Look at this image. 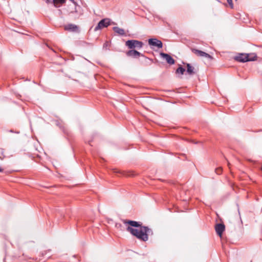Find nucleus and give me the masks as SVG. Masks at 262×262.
<instances>
[{
    "label": "nucleus",
    "instance_id": "f3484780",
    "mask_svg": "<svg viewBox=\"0 0 262 262\" xmlns=\"http://www.w3.org/2000/svg\"><path fill=\"white\" fill-rule=\"evenodd\" d=\"M222 171L221 168H219L215 169V172L217 174H220Z\"/></svg>",
    "mask_w": 262,
    "mask_h": 262
},
{
    "label": "nucleus",
    "instance_id": "9b49d317",
    "mask_svg": "<svg viewBox=\"0 0 262 262\" xmlns=\"http://www.w3.org/2000/svg\"><path fill=\"white\" fill-rule=\"evenodd\" d=\"M160 56L166 60L167 62L170 64L174 63V60L168 54L161 53Z\"/></svg>",
    "mask_w": 262,
    "mask_h": 262
},
{
    "label": "nucleus",
    "instance_id": "4468645a",
    "mask_svg": "<svg viewBox=\"0 0 262 262\" xmlns=\"http://www.w3.org/2000/svg\"><path fill=\"white\" fill-rule=\"evenodd\" d=\"M113 30L115 32L117 33L119 35H125V31L124 29L122 28H120L118 27H114L113 28Z\"/></svg>",
    "mask_w": 262,
    "mask_h": 262
},
{
    "label": "nucleus",
    "instance_id": "f257e3e1",
    "mask_svg": "<svg viewBox=\"0 0 262 262\" xmlns=\"http://www.w3.org/2000/svg\"><path fill=\"white\" fill-rule=\"evenodd\" d=\"M125 224L130 226L126 228V230L139 239L146 242L148 239V235L152 234V231L147 226H142V223L134 221L124 220Z\"/></svg>",
    "mask_w": 262,
    "mask_h": 262
},
{
    "label": "nucleus",
    "instance_id": "39448f33",
    "mask_svg": "<svg viewBox=\"0 0 262 262\" xmlns=\"http://www.w3.org/2000/svg\"><path fill=\"white\" fill-rule=\"evenodd\" d=\"M111 25V19L110 18H104L101 20L96 26L94 29L95 31H97L99 30H100L103 28H105L108 27Z\"/></svg>",
    "mask_w": 262,
    "mask_h": 262
},
{
    "label": "nucleus",
    "instance_id": "20e7f679",
    "mask_svg": "<svg viewBox=\"0 0 262 262\" xmlns=\"http://www.w3.org/2000/svg\"><path fill=\"white\" fill-rule=\"evenodd\" d=\"M125 45L130 49L134 48L140 49L143 47V43L137 40H128L126 41Z\"/></svg>",
    "mask_w": 262,
    "mask_h": 262
},
{
    "label": "nucleus",
    "instance_id": "1a4fd4ad",
    "mask_svg": "<svg viewBox=\"0 0 262 262\" xmlns=\"http://www.w3.org/2000/svg\"><path fill=\"white\" fill-rule=\"evenodd\" d=\"M225 226L223 224H217L215 227L216 233L220 236H222L223 231L225 230Z\"/></svg>",
    "mask_w": 262,
    "mask_h": 262
},
{
    "label": "nucleus",
    "instance_id": "f03ea898",
    "mask_svg": "<svg viewBox=\"0 0 262 262\" xmlns=\"http://www.w3.org/2000/svg\"><path fill=\"white\" fill-rule=\"evenodd\" d=\"M70 3L62 12L60 9L57 10L59 16L62 17L63 15H68L73 18H78L82 14V9L79 5V0H70Z\"/></svg>",
    "mask_w": 262,
    "mask_h": 262
},
{
    "label": "nucleus",
    "instance_id": "6ab92c4d",
    "mask_svg": "<svg viewBox=\"0 0 262 262\" xmlns=\"http://www.w3.org/2000/svg\"><path fill=\"white\" fill-rule=\"evenodd\" d=\"M3 171V169L2 168V167L0 166V172H2Z\"/></svg>",
    "mask_w": 262,
    "mask_h": 262
},
{
    "label": "nucleus",
    "instance_id": "6e6552de",
    "mask_svg": "<svg viewBox=\"0 0 262 262\" xmlns=\"http://www.w3.org/2000/svg\"><path fill=\"white\" fill-rule=\"evenodd\" d=\"M126 55L128 57H132L135 58H137L140 56H143V55L139 52L135 50H130L126 52Z\"/></svg>",
    "mask_w": 262,
    "mask_h": 262
},
{
    "label": "nucleus",
    "instance_id": "0eeeda50",
    "mask_svg": "<svg viewBox=\"0 0 262 262\" xmlns=\"http://www.w3.org/2000/svg\"><path fill=\"white\" fill-rule=\"evenodd\" d=\"M64 30L73 32H78L79 31L78 27L74 24H69L64 27Z\"/></svg>",
    "mask_w": 262,
    "mask_h": 262
},
{
    "label": "nucleus",
    "instance_id": "423d86ee",
    "mask_svg": "<svg viewBox=\"0 0 262 262\" xmlns=\"http://www.w3.org/2000/svg\"><path fill=\"white\" fill-rule=\"evenodd\" d=\"M148 42L150 46L156 47L159 49L162 48L163 47L162 41L157 38H150L148 39Z\"/></svg>",
    "mask_w": 262,
    "mask_h": 262
},
{
    "label": "nucleus",
    "instance_id": "a211bd4d",
    "mask_svg": "<svg viewBox=\"0 0 262 262\" xmlns=\"http://www.w3.org/2000/svg\"><path fill=\"white\" fill-rule=\"evenodd\" d=\"M108 46V42L106 41L104 44H103V48H106L107 47V46Z\"/></svg>",
    "mask_w": 262,
    "mask_h": 262
},
{
    "label": "nucleus",
    "instance_id": "ddd939ff",
    "mask_svg": "<svg viewBox=\"0 0 262 262\" xmlns=\"http://www.w3.org/2000/svg\"><path fill=\"white\" fill-rule=\"evenodd\" d=\"M187 73L189 75H193L194 74L196 73V71H195V69L194 67H192L190 64L187 63Z\"/></svg>",
    "mask_w": 262,
    "mask_h": 262
},
{
    "label": "nucleus",
    "instance_id": "dca6fc26",
    "mask_svg": "<svg viewBox=\"0 0 262 262\" xmlns=\"http://www.w3.org/2000/svg\"><path fill=\"white\" fill-rule=\"evenodd\" d=\"M227 1L228 3L229 4L230 7L231 8H233V3H232V0H227Z\"/></svg>",
    "mask_w": 262,
    "mask_h": 262
},
{
    "label": "nucleus",
    "instance_id": "f8f14e48",
    "mask_svg": "<svg viewBox=\"0 0 262 262\" xmlns=\"http://www.w3.org/2000/svg\"><path fill=\"white\" fill-rule=\"evenodd\" d=\"M47 3L53 4L54 7L58 8L60 6V5L64 3L66 0H46Z\"/></svg>",
    "mask_w": 262,
    "mask_h": 262
},
{
    "label": "nucleus",
    "instance_id": "9d476101",
    "mask_svg": "<svg viewBox=\"0 0 262 262\" xmlns=\"http://www.w3.org/2000/svg\"><path fill=\"white\" fill-rule=\"evenodd\" d=\"M192 52L193 53H194L195 54H196V55L199 56H200V57H205L206 58H211V56L208 54V53L205 52H203V51H200V50H197V49H192Z\"/></svg>",
    "mask_w": 262,
    "mask_h": 262
},
{
    "label": "nucleus",
    "instance_id": "7ed1b4c3",
    "mask_svg": "<svg viewBox=\"0 0 262 262\" xmlns=\"http://www.w3.org/2000/svg\"><path fill=\"white\" fill-rule=\"evenodd\" d=\"M257 56L255 54H239L235 57V59L239 62H246L250 61H254L256 60Z\"/></svg>",
    "mask_w": 262,
    "mask_h": 262
},
{
    "label": "nucleus",
    "instance_id": "2eb2a0df",
    "mask_svg": "<svg viewBox=\"0 0 262 262\" xmlns=\"http://www.w3.org/2000/svg\"><path fill=\"white\" fill-rule=\"evenodd\" d=\"M185 71V69L182 67H180L177 69L176 72L177 73H180L181 74H183L184 72Z\"/></svg>",
    "mask_w": 262,
    "mask_h": 262
}]
</instances>
